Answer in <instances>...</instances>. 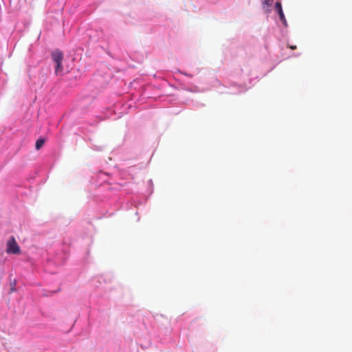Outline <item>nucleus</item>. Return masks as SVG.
Here are the masks:
<instances>
[{
    "mask_svg": "<svg viewBox=\"0 0 352 352\" xmlns=\"http://www.w3.org/2000/svg\"><path fill=\"white\" fill-rule=\"evenodd\" d=\"M278 14L279 15V17H280V21H282V23H283V25L285 26H287V21H286V19L285 17V15H284V13H283V11L281 10L280 12H278Z\"/></svg>",
    "mask_w": 352,
    "mask_h": 352,
    "instance_id": "4",
    "label": "nucleus"
},
{
    "mask_svg": "<svg viewBox=\"0 0 352 352\" xmlns=\"http://www.w3.org/2000/svg\"><path fill=\"white\" fill-rule=\"evenodd\" d=\"M52 57L54 62L56 63L55 73L57 75L60 74L63 70V67L62 65L63 54L59 50H55L52 52Z\"/></svg>",
    "mask_w": 352,
    "mask_h": 352,
    "instance_id": "1",
    "label": "nucleus"
},
{
    "mask_svg": "<svg viewBox=\"0 0 352 352\" xmlns=\"http://www.w3.org/2000/svg\"><path fill=\"white\" fill-rule=\"evenodd\" d=\"M263 8L269 7L272 3V0H262Z\"/></svg>",
    "mask_w": 352,
    "mask_h": 352,
    "instance_id": "6",
    "label": "nucleus"
},
{
    "mask_svg": "<svg viewBox=\"0 0 352 352\" xmlns=\"http://www.w3.org/2000/svg\"><path fill=\"white\" fill-rule=\"evenodd\" d=\"M7 253L8 254H19L21 250L14 237L12 236L7 243Z\"/></svg>",
    "mask_w": 352,
    "mask_h": 352,
    "instance_id": "2",
    "label": "nucleus"
},
{
    "mask_svg": "<svg viewBox=\"0 0 352 352\" xmlns=\"http://www.w3.org/2000/svg\"><path fill=\"white\" fill-rule=\"evenodd\" d=\"M292 49H296V46H291Z\"/></svg>",
    "mask_w": 352,
    "mask_h": 352,
    "instance_id": "7",
    "label": "nucleus"
},
{
    "mask_svg": "<svg viewBox=\"0 0 352 352\" xmlns=\"http://www.w3.org/2000/svg\"><path fill=\"white\" fill-rule=\"evenodd\" d=\"M45 143V140L40 138L36 140L35 147L36 150H39Z\"/></svg>",
    "mask_w": 352,
    "mask_h": 352,
    "instance_id": "3",
    "label": "nucleus"
},
{
    "mask_svg": "<svg viewBox=\"0 0 352 352\" xmlns=\"http://www.w3.org/2000/svg\"><path fill=\"white\" fill-rule=\"evenodd\" d=\"M274 8L277 12L283 10L280 2H279V1L276 2V3L274 5Z\"/></svg>",
    "mask_w": 352,
    "mask_h": 352,
    "instance_id": "5",
    "label": "nucleus"
}]
</instances>
